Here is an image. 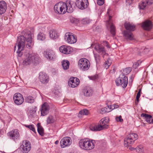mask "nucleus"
<instances>
[{
  "mask_svg": "<svg viewBox=\"0 0 153 153\" xmlns=\"http://www.w3.org/2000/svg\"><path fill=\"white\" fill-rule=\"evenodd\" d=\"M59 143V141L57 140L55 142V144H57Z\"/></svg>",
  "mask_w": 153,
  "mask_h": 153,
  "instance_id": "nucleus-58",
  "label": "nucleus"
},
{
  "mask_svg": "<svg viewBox=\"0 0 153 153\" xmlns=\"http://www.w3.org/2000/svg\"><path fill=\"white\" fill-rule=\"evenodd\" d=\"M79 83V80L77 78L72 77L70 78L68 82L69 86L72 88L77 87Z\"/></svg>",
  "mask_w": 153,
  "mask_h": 153,
  "instance_id": "nucleus-14",
  "label": "nucleus"
},
{
  "mask_svg": "<svg viewBox=\"0 0 153 153\" xmlns=\"http://www.w3.org/2000/svg\"><path fill=\"white\" fill-rule=\"evenodd\" d=\"M69 65V62L67 60H64L62 62V66L63 69L65 70L68 69Z\"/></svg>",
  "mask_w": 153,
  "mask_h": 153,
  "instance_id": "nucleus-30",
  "label": "nucleus"
},
{
  "mask_svg": "<svg viewBox=\"0 0 153 153\" xmlns=\"http://www.w3.org/2000/svg\"><path fill=\"white\" fill-rule=\"evenodd\" d=\"M95 141L87 139H82L79 142V146L82 149L86 150H90L94 148Z\"/></svg>",
  "mask_w": 153,
  "mask_h": 153,
  "instance_id": "nucleus-4",
  "label": "nucleus"
},
{
  "mask_svg": "<svg viewBox=\"0 0 153 153\" xmlns=\"http://www.w3.org/2000/svg\"><path fill=\"white\" fill-rule=\"evenodd\" d=\"M145 1L148 5H151L153 3V0H146Z\"/></svg>",
  "mask_w": 153,
  "mask_h": 153,
  "instance_id": "nucleus-49",
  "label": "nucleus"
},
{
  "mask_svg": "<svg viewBox=\"0 0 153 153\" xmlns=\"http://www.w3.org/2000/svg\"><path fill=\"white\" fill-rule=\"evenodd\" d=\"M90 128L92 131H100L103 129L100 124L92 126L90 127Z\"/></svg>",
  "mask_w": 153,
  "mask_h": 153,
  "instance_id": "nucleus-29",
  "label": "nucleus"
},
{
  "mask_svg": "<svg viewBox=\"0 0 153 153\" xmlns=\"http://www.w3.org/2000/svg\"><path fill=\"white\" fill-rule=\"evenodd\" d=\"M150 123H153V119H152L150 122Z\"/></svg>",
  "mask_w": 153,
  "mask_h": 153,
  "instance_id": "nucleus-60",
  "label": "nucleus"
},
{
  "mask_svg": "<svg viewBox=\"0 0 153 153\" xmlns=\"http://www.w3.org/2000/svg\"><path fill=\"white\" fill-rule=\"evenodd\" d=\"M98 78V77L97 76H94L92 77L91 79L93 80H95L97 79Z\"/></svg>",
  "mask_w": 153,
  "mask_h": 153,
  "instance_id": "nucleus-53",
  "label": "nucleus"
},
{
  "mask_svg": "<svg viewBox=\"0 0 153 153\" xmlns=\"http://www.w3.org/2000/svg\"><path fill=\"white\" fill-rule=\"evenodd\" d=\"M88 113V111L86 109H84L83 110H81L79 111V114L81 115H87Z\"/></svg>",
  "mask_w": 153,
  "mask_h": 153,
  "instance_id": "nucleus-42",
  "label": "nucleus"
},
{
  "mask_svg": "<svg viewBox=\"0 0 153 153\" xmlns=\"http://www.w3.org/2000/svg\"><path fill=\"white\" fill-rule=\"evenodd\" d=\"M83 93L85 96H90L93 93V90L91 88L87 87L84 89Z\"/></svg>",
  "mask_w": 153,
  "mask_h": 153,
  "instance_id": "nucleus-27",
  "label": "nucleus"
},
{
  "mask_svg": "<svg viewBox=\"0 0 153 153\" xmlns=\"http://www.w3.org/2000/svg\"><path fill=\"white\" fill-rule=\"evenodd\" d=\"M106 104L107 105H110L111 102L108 101V103H106Z\"/></svg>",
  "mask_w": 153,
  "mask_h": 153,
  "instance_id": "nucleus-55",
  "label": "nucleus"
},
{
  "mask_svg": "<svg viewBox=\"0 0 153 153\" xmlns=\"http://www.w3.org/2000/svg\"><path fill=\"white\" fill-rule=\"evenodd\" d=\"M48 103L46 102H45L44 103H43V104H42V105H48Z\"/></svg>",
  "mask_w": 153,
  "mask_h": 153,
  "instance_id": "nucleus-56",
  "label": "nucleus"
},
{
  "mask_svg": "<svg viewBox=\"0 0 153 153\" xmlns=\"http://www.w3.org/2000/svg\"><path fill=\"white\" fill-rule=\"evenodd\" d=\"M25 102L29 103H32L35 101L34 97L31 96H28L25 97Z\"/></svg>",
  "mask_w": 153,
  "mask_h": 153,
  "instance_id": "nucleus-32",
  "label": "nucleus"
},
{
  "mask_svg": "<svg viewBox=\"0 0 153 153\" xmlns=\"http://www.w3.org/2000/svg\"><path fill=\"white\" fill-rule=\"evenodd\" d=\"M138 138V135L134 133H131L127 135L124 140V145L127 147L132 144L134 141Z\"/></svg>",
  "mask_w": 153,
  "mask_h": 153,
  "instance_id": "nucleus-5",
  "label": "nucleus"
},
{
  "mask_svg": "<svg viewBox=\"0 0 153 153\" xmlns=\"http://www.w3.org/2000/svg\"><path fill=\"white\" fill-rule=\"evenodd\" d=\"M140 90H139V91L137 93L136 96V100L135 101V104L136 105L138 104V103L139 101V98L140 97Z\"/></svg>",
  "mask_w": 153,
  "mask_h": 153,
  "instance_id": "nucleus-41",
  "label": "nucleus"
},
{
  "mask_svg": "<svg viewBox=\"0 0 153 153\" xmlns=\"http://www.w3.org/2000/svg\"><path fill=\"white\" fill-rule=\"evenodd\" d=\"M141 116L145 117L146 121L149 123H150L152 117L151 115L146 114H142Z\"/></svg>",
  "mask_w": 153,
  "mask_h": 153,
  "instance_id": "nucleus-31",
  "label": "nucleus"
},
{
  "mask_svg": "<svg viewBox=\"0 0 153 153\" xmlns=\"http://www.w3.org/2000/svg\"><path fill=\"white\" fill-rule=\"evenodd\" d=\"M60 52L65 54H68L72 52V49L70 46L63 45L59 48Z\"/></svg>",
  "mask_w": 153,
  "mask_h": 153,
  "instance_id": "nucleus-17",
  "label": "nucleus"
},
{
  "mask_svg": "<svg viewBox=\"0 0 153 153\" xmlns=\"http://www.w3.org/2000/svg\"><path fill=\"white\" fill-rule=\"evenodd\" d=\"M44 56L48 60H54L56 58L54 52L51 50L47 49L43 53Z\"/></svg>",
  "mask_w": 153,
  "mask_h": 153,
  "instance_id": "nucleus-9",
  "label": "nucleus"
},
{
  "mask_svg": "<svg viewBox=\"0 0 153 153\" xmlns=\"http://www.w3.org/2000/svg\"><path fill=\"white\" fill-rule=\"evenodd\" d=\"M123 74L120 75L119 77L116 79L115 82L117 86L120 85L123 88H125L128 83V78L127 77Z\"/></svg>",
  "mask_w": 153,
  "mask_h": 153,
  "instance_id": "nucleus-7",
  "label": "nucleus"
},
{
  "mask_svg": "<svg viewBox=\"0 0 153 153\" xmlns=\"http://www.w3.org/2000/svg\"><path fill=\"white\" fill-rule=\"evenodd\" d=\"M31 148V145L30 142L27 141L23 142L22 151L23 153H27L30 150Z\"/></svg>",
  "mask_w": 153,
  "mask_h": 153,
  "instance_id": "nucleus-16",
  "label": "nucleus"
},
{
  "mask_svg": "<svg viewBox=\"0 0 153 153\" xmlns=\"http://www.w3.org/2000/svg\"><path fill=\"white\" fill-rule=\"evenodd\" d=\"M113 105H114V104Z\"/></svg>",
  "mask_w": 153,
  "mask_h": 153,
  "instance_id": "nucleus-62",
  "label": "nucleus"
},
{
  "mask_svg": "<svg viewBox=\"0 0 153 153\" xmlns=\"http://www.w3.org/2000/svg\"><path fill=\"white\" fill-rule=\"evenodd\" d=\"M94 48L100 54H106V51L103 46L97 44L95 45Z\"/></svg>",
  "mask_w": 153,
  "mask_h": 153,
  "instance_id": "nucleus-20",
  "label": "nucleus"
},
{
  "mask_svg": "<svg viewBox=\"0 0 153 153\" xmlns=\"http://www.w3.org/2000/svg\"><path fill=\"white\" fill-rule=\"evenodd\" d=\"M100 28V27L98 26H97V27H96V29L97 30L99 29Z\"/></svg>",
  "mask_w": 153,
  "mask_h": 153,
  "instance_id": "nucleus-59",
  "label": "nucleus"
},
{
  "mask_svg": "<svg viewBox=\"0 0 153 153\" xmlns=\"http://www.w3.org/2000/svg\"><path fill=\"white\" fill-rule=\"evenodd\" d=\"M147 4L145 1L141 2L139 4V8L140 10H144Z\"/></svg>",
  "mask_w": 153,
  "mask_h": 153,
  "instance_id": "nucleus-36",
  "label": "nucleus"
},
{
  "mask_svg": "<svg viewBox=\"0 0 153 153\" xmlns=\"http://www.w3.org/2000/svg\"><path fill=\"white\" fill-rule=\"evenodd\" d=\"M39 78L40 81L42 84H47L49 80L48 76L43 72H40L39 73Z\"/></svg>",
  "mask_w": 153,
  "mask_h": 153,
  "instance_id": "nucleus-12",
  "label": "nucleus"
},
{
  "mask_svg": "<svg viewBox=\"0 0 153 153\" xmlns=\"http://www.w3.org/2000/svg\"><path fill=\"white\" fill-rule=\"evenodd\" d=\"M36 107L34 106L32 108H30L29 110L28 114L32 116V117L34 116L35 115L36 112Z\"/></svg>",
  "mask_w": 153,
  "mask_h": 153,
  "instance_id": "nucleus-34",
  "label": "nucleus"
},
{
  "mask_svg": "<svg viewBox=\"0 0 153 153\" xmlns=\"http://www.w3.org/2000/svg\"><path fill=\"white\" fill-rule=\"evenodd\" d=\"M117 108L118 107H115V106H106V107L101 109L100 113L103 114L106 112H109L115 108Z\"/></svg>",
  "mask_w": 153,
  "mask_h": 153,
  "instance_id": "nucleus-22",
  "label": "nucleus"
},
{
  "mask_svg": "<svg viewBox=\"0 0 153 153\" xmlns=\"http://www.w3.org/2000/svg\"><path fill=\"white\" fill-rule=\"evenodd\" d=\"M37 131L39 134L41 136H43L44 134V129L40 125L39 123L37 124Z\"/></svg>",
  "mask_w": 153,
  "mask_h": 153,
  "instance_id": "nucleus-33",
  "label": "nucleus"
},
{
  "mask_svg": "<svg viewBox=\"0 0 153 153\" xmlns=\"http://www.w3.org/2000/svg\"><path fill=\"white\" fill-rule=\"evenodd\" d=\"M71 139L69 137H64L60 141L61 146L62 148L69 146L71 144Z\"/></svg>",
  "mask_w": 153,
  "mask_h": 153,
  "instance_id": "nucleus-13",
  "label": "nucleus"
},
{
  "mask_svg": "<svg viewBox=\"0 0 153 153\" xmlns=\"http://www.w3.org/2000/svg\"><path fill=\"white\" fill-rule=\"evenodd\" d=\"M131 71V68H127L123 69L122 73L121 74H123V75L126 76L129 74Z\"/></svg>",
  "mask_w": 153,
  "mask_h": 153,
  "instance_id": "nucleus-38",
  "label": "nucleus"
},
{
  "mask_svg": "<svg viewBox=\"0 0 153 153\" xmlns=\"http://www.w3.org/2000/svg\"><path fill=\"white\" fill-rule=\"evenodd\" d=\"M117 122H122L123 121V119L122 118L121 116L118 117H116L115 118Z\"/></svg>",
  "mask_w": 153,
  "mask_h": 153,
  "instance_id": "nucleus-48",
  "label": "nucleus"
},
{
  "mask_svg": "<svg viewBox=\"0 0 153 153\" xmlns=\"http://www.w3.org/2000/svg\"><path fill=\"white\" fill-rule=\"evenodd\" d=\"M78 65L81 70L85 71L89 69L90 64L88 59L85 58H82L79 60Z\"/></svg>",
  "mask_w": 153,
  "mask_h": 153,
  "instance_id": "nucleus-6",
  "label": "nucleus"
},
{
  "mask_svg": "<svg viewBox=\"0 0 153 153\" xmlns=\"http://www.w3.org/2000/svg\"><path fill=\"white\" fill-rule=\"evenodd\" d=\"M108 16L109 17V20L107 21V23L110 25V33L113 36H114L115 34V28L114 25L110 22V20L111 18V16H110L109 14H108Z\"/></svg>",
  "mask_w": 153,
  "mask_h": 153,
  "instance_id": "nucleus-24",
  "label": "nucleus"
},
{
  "mask_svg": "<svg viewBox=\"0 0 153 153\" xmlns=\"http://www.w3.org/2000/svg\"><path fill=\"white\" fill-rule=\"evenodd\" d=\"M27 42L26 47L28 48H30L33 45L34 42L32 40V34L30 32L25 33L24 36H19L18 38L17 43L15 46V49L16 46L18 47L17 53L19 57H21L22 55V51L25 45V42Z\"/></svg>",
  "mask_w": 153,
  "mask_h": 153,
  "instance_id": "nucleus-1",
  "label": "nucleus"
},
{
  "mask_svg": "<svg viewBox=\"0 0 153 153\" xmlns=\"http://www.w3.org/2000/svg\"><path fill=\"white\" fill-rule=\"evenodd\" d=\"M94 55L96 62H98L100 61V56L99 55L96 54H94Z\"/></svg>",
  "mask_w": 153,
  "mask_h": 153,
  "instance_id": "nucleus-44",
  "label": "nucleus"
},
{
  "mask_svg": "<svg viewBox=\"0 0 153 153\" xmlns=\"http://www.w3.org/2000/svg\"><path fill=\"white\" fill-rule=\"evenodd\" d=\"M25 126L26 127L29 128H30V125H25Z\"/></svg>",
  "mask_w": 153,
  "mask_h": 153,
  "instance_id": "nucleus-57",
  "label": "nucleus"
},
{
  "mask_svg": "<svg viewBox=\"0 0 153 153\" xmlns=\"http://www.w3.org/2000/svg\"><path fill=\"white\" fill-rule=\"evenodd\" d=\"M29 129L34 132H36L35 129L33 125H30V128H29Z\"/></svg>",
  "mask_w": 153,
  "mask_h": 153,
  "instance_id": "nucleus-50",
  "label": "nucleus"
},
{
  "mask_svg": "<svg viewBox=\"0 0 153 153\" xmlns=\"http://www.w3.org/2000/svg\"><path fill=\"white\" fill-rule=\"evenodd\" d=\"M54 94L56 97H57L58 96H59L60 94L59 91L58 90H55L54 92Z\"/></svg>",
  "mask_w": 153,
  "mask_h": 153,
  "instance_id": "nucleus-51",
  "label": "nucleus"
},
{
  "mask_svg": "<svg viewBox=\"0 0 153 153\" xmlns=\"http://www.w3.org/2000/svg\"><path fill=\"white\" fill-rule=\"evenodd\" d=\"M65 39L67 42L72 44L76 43L77 41V38L73 34L71 33H67L65 36Z\"/></svg>",
  "mask_w": 153,
  "mask_h": 153,
  "instance_id": "nucleus-8",
  "label": "nucleus"
},
{
  "mask_svg": "<svg viewBox=\"0 0 153 153\" xmlns=\"http://www.w3.org/2000/svg\"><path fill=\"white\" fill-rule=\"evenodd\" d=\"M90 22V20L87 19H83L82 20V23L83 24H88Z\"/></svg>",
  "mask_w": 153,
  "mask_h": 153,
  "instance_id": "nucleus-43",
  "label": "nucleus"
},
{
  "mask_svg": "<svg viewBox=\"0 0 153 153\" xmlns=\"http://www.w3.org/2000/svg\"><path fill=\"white\" fill-rule=\"evenodd\" d=\"M55 120L54 118L51 115L49 116L47 118V124H49L54 123Z\"/></svg>",
  "mask_w": 153,
  "mask_h": 153,
  "instance_id": "nucleus-35",
  "label": "nucleus"
},
{
  "mask_svg": "<svg viewBox=\"0 0 153 153\" xmlns=\"http://www.w3.org/2000/svg\"><path fill=\"white\" fill-rule=\"evenodd\" d=\"M13 99L15 103L18 105L22 104L24 101L23 96L20 93H18L14 94Z\"/></svg>",
  "mask_w": 153,
  "mask_h": 153,
  "instance_id": "nucleus-11",
  "label": "nucleus"
},
{
  "mask_svg": "<svg viewBox=\"0 0 153 153\" xmlns=\"http://www.w3.org/2000/svg\"><path fill=\"white\" fill-rule=\"evenodd\" d=\"M75 4L78 8L83 10L87 7L89 3L88 0H76Z\"/></svg>",
  "mask_w": 153,
  "mask_h": 153,
  "instance_id": "nucleus-10",
  "label": "nucleus"
},
{
  "mask_svg": "<svg viewBox=\"0 0 153 153\" xmlns=\"http://www.w3.org/2000/svg\"><path fill=\"white\" fill-rule=\"evenodd\" d=\"M110 60L108 59L105 62V67L106 69H107L111 64Z\"/></svg>",
  "mask_w": 153,
  "mask_h": 153,
  "instance_id": "nucleus-40",
  "label": "nucleus"
},
{
  "mask_svg": "<svg viewBox=\"0 0 153 153\" xmlns=\"http://www.w3.org/2000/svg\"><path fill=\"white\" fill-rule=\"evenodd\" d=\"M105 0H97V4L100 6L102 5L104 2Z\"/></svg>",
  "mask_w": 153,
  "mask_h": 153,
  "instance_id": "nucleus-45",
  "label": "nucleus"
},
{
  "mask_svg": "<svg viewBox=\"0 0 153 153\" xmlns=\"http://www.w3.org/2000/svg\"><path fill=\"white\" fill-rule=\"evenodd\" d=\"M132 0H126V2L129 5L132 2Z\"/></svg>",
  "mask_w": 153,
  "mask_h": 153,
  "instance_id": "nucleus-54",
  "label": "nucleus"
},
{
  "mask_svg": "<svg viewBox=\"0 0 153 153\" xmlns=\"http://www.w3.org/2000/svg\"><path fill=\"white\" fill-rule=\"evenodd\" d=\"M71 21L72 22L77 24L79 23V20L76 18H73L71 20Z\"/></svg>",
  "mask_w": 153,
  "mask_h": 153,
  "instance_id": "nucleus-47",
  "label": "nucleus"
},
{
  "mask_svg": "<svg viewBox=\"0 0 153 153\" xmlns=\"http://www.w3.org/2000/svg\"><path fill=\"white\" fill-rule=\"evenodd\" d=\"M108 13V11L107 12V14Z\"/></svg>",
  "mask_w": 153,
  "mask_h": 153,
  "instance_id": "nucleus-61",
  "label": "nucleus"
},
{
  "mask_svg": "<svg viewBox=\"0 0 153 153\" xmlns=\"http://www.w3.org/2000/svg\"><path fill=\"white\" fill-rule=\"evenodd\" d=\"M141 63V62L140 61H138L137 62H135L133 65V68H136L139 65V64Z\"/></svg>",
  "mask_w": 153,
  "mask_h": 153,
  "instance_id": "nucleus-46",
  "label": "nucleus"
},
{
  "mask_svg": "<svg viewBox=\"0 0 153 153\" xmlns=\"http://www.w3.org/2000/svg\"><path fill=\"white\" fill-rule=\"evenodd\" d=\"M104 44L107 47V48H110V47L108 42L105 41L104 42Z\"/></svg>",
  "mask_w": 153,
  "mask_h": 153,
  "instance_id": "nucleus-52",
  "label": "nucleus"
},
{
  "mask_svg": "<svg viewBox=\"0 0 153 153\" xmlns=\"http://www.w3.org/2000/svg\"><path fill=\"white\" fill-rule=\"evenodd\" d=\"M123 36L125 39L129 40H131L134 39V36L132 33L129 31L125 30L123 32Z\"/></svg>",
  "mask_w": 153,
  "mask_h": 153,
  "instance_id": "nucleus-26",
  "label": "nucleus"
},
{
  "mask_svg": "<svg viewBox=\"0 0 153 153\" xmlns=\"http://www.w3.org/2000/svg\"><path fill=\"white\" fill-rule=\"evenodd\" d=\"M124 26L127 30L130 31H133L135 29V26L130 23H125Z\"/></svg>",
  "mask_w": 153,
  "mask_h": 153,
  "instance_id": "nucleus-28",
  "label": "nucleus"
},
{
  "mask_svg": "<svg viewBox=\"0 0 153 153\" xmlns=\"http://www.w3.org/2000/svg\"><path fill=\"white\" fill-rule=\"evenodd\" d=\"M136 150L137 152L139 153H144V149L142 146H139L137 147Z\"/></svg>",
  "mask_w": 153,
  "mask_h": 153,
  "instance_id": "nucleus-39",
  "label": "nucleus"
},
{
  "mask_svg": "<svg viewBox=\"0 0 153 153\" xmlns=\"http://www.w3.org/2000/svg\"><path fill=\"white\" fill-rule=\"evenodd\" d=\"M73 4V2L70 1H67L66 3L60 1L54 5V10L56 13L59 14H64L66 12L71 13L74 8Z\"/></svg>",
  "mask_w": 153,
  "mask_h": 153,
  "instance_id": "nucleus-2",
  "label": "nucleus"
},
{
  "mask_svg": "<svg viewBox=\"0 0 153 153\" xmlns=\"http://www.w3.org/2000/svg\"><path fill=\"white\" fill-rule=\"evenodd\" d=\"M50 37L52 39H54L58 38L59 35L57 31L54 29L51 30L49 32Z\"/></svg>",
  "mask_w": 153,
  "mask_h": 153,
  "instance_id": "nucleus-23",
  "label": "nucleus"
},
{
  "mask_svg": "<svg viewBox=\"0 0 153 153\" xmlns=\"http://www.w3.org/2000/svg\"><path fill=\"white\" fill-rule=\"evenodd\" d=\"M152 24L151 22L147 20L143 22L142 25V28L144 30H149L151 29L152 27Z\"/></svg>",
  "mask_w": 153,
  "mask_h": 153,
  "instance_id": "nucleus-19",
  "label": "nucleus"
},
{
  "mask_svg": "<svg viewBox=\"0 0 153 153\" xmlns=\"http://www.w3.org/2000/svg\"><path fill=\"white\" fill-rule=\"evenodd\" d=\"M37 39L39 40H44L45 39V35L43 33H40L38 35Z\"/></svg>",
  "mask_w": 153,
  "mask_h": 153,
  "instance_id": "nucleus-37",
  "label": "nucleus"
},
{
  "mask_svg": "<svg viewBox=\"0 0 153 153\" xmlns=\"http://www.w3.org/2000/svg\"><path fill=\"white\" fill-rule=\"evenodd\" d=\"M49 106H41L40 109L41 112V116H44L47 114L50 110Z\"/></svg>",
  "mask_w": 153,
  "mask_h": 153,
  "instance_id": "nucleus-21",
  "label": "nucleus"
},
{
  "mask_svg": "<svg viewBox=\"0 0 153 153\" xmlns=\"http://www.w3.org/2000/svg\"><path fill=\"white\" fill-rule=\"evenodd\" d=\"M24 56L23 64L24 65H35L39 61V56L36 53H28L25 54Z\"/></svg>",
  "mask_w": 153,
  "mask_h": 153,
  "instance_id": "nucleus-3",
  "label": "nucleus"
},
{
  "mask_svg": "<svg viewBox=\"0 0 153 153\" xmlns=\"http://www.w3.org/2000/svg\"><path fill=\"white\" fill-rule=\"evenodd\" d=\"M109 121V119L107 117H105L102 119L99 122V124L102 127L103 129L108 128V126L107 125Z\"/></svg>",
  "mask_w": 153,
  "mask_h": 153,
  "instance_id": "nucleus-18",
  "label": "nucleus"
},
{
  "mask_svg": "<svg viewBox=\"0 0 153 153\" xmlns=\"http://www.w3.org/2000/svg\"><path fill=\"white\" fill-rule=\"evenodd\" d=\"M7 9V4L3 1H0V14H2L5 12Z\"/></svg>",
  "mask_w": 153,
  "mask_h": 153,
  "instance_id": "nucleus-25",
  "label": "nucleus"
},
{
  "mask_svg": "<svg viewBox=\"0 0 153 153\" xmlns=\"http://www.w3.org/2000/svg\"><path fill=\"white\" fill-rule=\"evenodd\" d=\"M7 134L11 139L14 140H17L19 136L18 131L17 129H14L8 133Z\"/></svg>",
  "mask_w": 153,
  "mask_h": 153,
  "instance_id": "nucleus-15",
  "label": "nucleus"
}]
</instances>
